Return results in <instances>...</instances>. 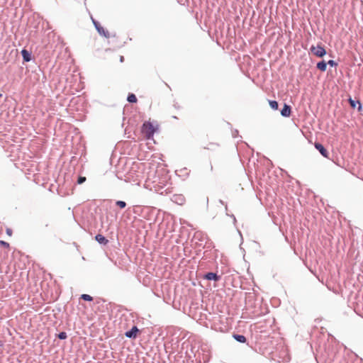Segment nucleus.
I'll use <instances>...</instances> for the list:
<instances>
[{
	"mask_svg": "<svg viewBox=\"0 0 363 363\" xmlns=\"http://www.w3.org/2000/svg\"><path fill=\"white\" fill-rule=\"evenodd\" d=\"M128 101L130 103H136L137 98L134 94H130L127 99Z\"/></svg>",
	"mask_w": 363,
	"mask_h": 363,
	"instance_id": "obj_12",
	"label": "nucleus"
},
{
	"mask_svg": "<svg viewBox=\"0 0 363 363\" xmlns=\"http://www.w3.org/2000/svg\"><path fill=\"white\" fill-rule=\"evenodd\" d=\"M315 147L320 152V153L325 158H328V152L327 150L319 143H315Z\"/></svg>",
	"mask_w": 363,
	"mask_h": 363,
	"instance_id": "obj_4",
	"label": "nucleus"
},
{
	"mask_svg": "<svg viewBox=\"0 0 363 363\" xmlns=\"http://www.w3.org/2000/svg\"><path fill=\"white\" fill-rule=\"evenodd\" d=\"M95 240L100 244L106 245L108 240L102 235L98 234L95 236Z\"/></svg>",
	"mask_w": 363,
	"mask_h": 363,
	"instance_id": "obj_7",
	"label": "nucleus"
},
{
	"mask_svg": "<svg viewBox=\"0 0 363 363\" xmlns=\"http://www.w3.org/2000/svg\"><path fill=\"white\" fill-rule=\"evenodd\" d=\"M311 51L314 55L319 57H322L326 54L325 49L320 45H318L317 46L312 45Z\"/></svg>",
	"mask_w": 363,
	"mask_h": 363,
	"instance_id": "obj_2",
	"label": "nucleus"
},
{
	"mask_svg": "<svg viewBox=\"0 0 363 363\" xmlns=\"http://www.w3.org/2000/svg\"><path fill=\"white\" fill-rule=\"evenodd\" d=\"M269 104L270 107L272 109L277 110L278 108L279 105H278L277 101H269Z\"/></svg>",
	"mask_w": 363,
	"mask_h": 363,
	"instance_id": "obj_13",
	"label": "nucleus"
},
{
	"mask_svg": "<svg viewBox=\"0 0 363 363\" xmlns=\"http://www.w3.org/2000/svg\"><path fill=\"white\" fill-rule=\"evenodd\" d=\"M233 337L238 342L245 343L247 340L246 337L242 335H234Z\"/></svg>",
	"mask_w": 363,
	"mask_h": 363,
	"instance_id": "obj_11",
	"label": "nucleus"
},
{
	"mask_svg": "<svg viewBox=\"0 0 363 363\" xmlns=\"http://www.w3.org/2000/svg\"><path fill=\"white\" fill-rule=\"evenodd\" d=\"M58 337L61 340H65L67 338V334L65 332H62L58 335Z\"/></svg>",
	"mask_w": 363,
	"mask_h": 363,
	"instance_id": "obj_18",
	"label": "nucleus"
},
{
	"mask_svg": "<svg viewBox=\"0 0 363 363\" xmlns=\"http://www.w3.org/2000/svg\"><path fill=\"white\" fill-rule=\"evenodd\" d=\"M21 55H22L23 59L25 62L30 61V60H31L30 53L28 50H26V49L22 50Z\"/></svg>",
	"mask_w": 363,
	"mask_h": 363,
	"instance_id": "obj_9",
	"label": "nucleus"
},
{
	"mask_svg": "<svg viewBox=\"0 0 363 363\" xmlns=\"http://www.w3.org/2000/svg\"><path fill=\"white\" fill-rule=\"evenodd\" d=\"M159 129V125L155 123H153L150 121H145L142 126V133L144 134L146 139L150 140L152 138L154 133Z\"/></svg>",
	"mask_w": 363,
	"mask_h": 363,
	"instance_id": "obj_1",
	"label": "nucleus"
},
{
	"mask_svg": "<svg viewBox=\"0 0 363 363\" xmlns=\"http://www.w3.org/2000/svg\"><path fill=\"white\" fill-rule=\"evenodd\" d=\"M291 112V107L287 104H284L283 108L281 111V114L284 117H289Z\"/></svg>",
	"mask_w": 363,
	"mask_h": 363,
	"instance_id": "obj_6",
	"label": "nucleus"
},
{
	"mask_svg": "<svg viewBox=\"0 0 363 363\" xmlns=\"http://www.w3.org/2000/svg\"><path fill=\"white\" fill-rule=\"evenodd\" d=\"M123 56H121V61H123Z\"/></svg>",
	"mask_w": 363,
	"mask_h": 363,
	"instance_id": "obj_22",
	"label": "nucleus"
},
{
	"mask_svg": "<svg viewBox=\"0 0 363 363\" xmlns=\"http://www.w3.org/2000/svg\"><path fill=\"white\" fill-rule=\"evenodd\" d=\"M327 65H330L331 67H335L337 65V62H335L334 60H330L328 62Z\"/></svg>",
	"mask_w": 363,
	"mask_h": 363,
	"instance_id": "obj_20",
	"label": "nucleus"
},
{
	"mask_svg": "<svg viewBox=\"0 0 363 363\" xmlns=\"http://www.w3.org/2000/svg\"><path fill=\"white\" fill-rule=\"evenodd\" d=\"M116 205L119 206L121 208H124L126 206V203L125 201H116Z\"/></svg>",
	"mask_w": 363,
	"mask_h": 363,
	"instance_id": "obj_16",
	"label": "nucleus"
},
{
	"mask_svg": "<svg viewBox=\"0 0 363 363\" xmlns=\"http://www.w3.org/2000/svg\"><path fill=\"white\" fill-rule=\"evenodd\" d=\"M204 278L207 280H214L218 281L219 280V276H218L216 273L213 272H208L205 276Z\"/></svg>",
	"mask_w": 363,
	"mask_h": 363,
	"instance_id": "obj_8",
	"label": "nucleus"
},
{
	"mask_svg": "<svg viewBox=\"0 0 363 363\" xmlns=\"http://www.w3.org/2000/svg\"><path fill=\"white\" fill-rule=\"evenodd\" d=\"M81 298L84 300V301H91L93 300V298L89 295V294H82L81 296Z\"/></svg>",
	"mask_w": 363,
	"mask_h": 363,
	"instance_id": "obj_14",
	"label": "nucleus"
},
{
	"mask_svg": "<svg viewBox=\"0 0 363 363\" xmlns=\"http://www.w3.org/2000/svg\"><path fill=\"white\" fill-rule=\"evenodd\" d=\"M6 234L9 235V236H11L12 235V233H13V231L11 228H6Z\"/></svg>",
	"mask_w": 363,
	"mask_h": 363,
	"instance_id": "obj_21",
	"label": "nucleus"
},
{
	"mask_svg": "<svg viewBox=\"0 0 363 363\" xmlns=\"http://www.w3.org/2000/svg\"><path fill=\"white\" fill-rule=\"evenodd\" d=\"M349 102H350V106H351L352 108H355V107H356V104H360L359 101H354V100H353V99H349ZM359 109L361 108V105H359Z\"/></svg>",
	"mask_w": 363,
	"mask_h": 363,
	"instance_id": "obj_15",
	"label": "nucleus"
},
{
	"mask_svg": "<svg viewBox=\"0 0 363 363\" xmlns=\"http://www.w3.org/2000/svg\"><path fill=\"white\" fill-rule=\"evenodd\" d=\"M93 23L96 28V29L97 30V31L99 32V33L102 35V36H104L105 38H108L110 37V33L108 30H105L101 25L99 22L96 21L95 20L93 19Z\"/></svg>",
	"mask_w": 363,
	"mask_h": 363,
	"instance_id": "obj_3",
	"label": "nucleus"
},
{
	"mask_svg": "<svg viewBox=\"0 0 363 363\" xmlns=\"http://www.w3.org/2000/svg\"><path fill=\"white\" fill-rule=\"evenodd\" d=\"M86 181V177H79L78 178V181H77V183L79 184H82V183H84V182Z\"/></svg>",
	"mask_w": 363,
	"mask_h": 363,
	"instance_id": "obj_19",
	"label": "nucleus"
},
{
	"mask_svg": "<svg viewBox=\"0 0 363 363\" xmlns=\"http://www.w3.org/2000/svg\"><path fill=\"white\" fill-rule=\"evenodd\" d=\"M0 245L5 248H9L10 247L9 243L4 240H0Z\"/></svg>",
	"mask_w": 363,
	"mask_h": 363,
	"instance_id": "obj_17",
	"label": "nucleus"
},
{
	"mask_svg": "<svg viewBox=\"0 0 363 363\" xmlns=\"http://www.w3.org/2000/svg\"><path fill=\"white\" fill-rule=\"evenodd\" d=\"M317 68L322 72H325L327 69V63L325 61L319 62L317 64Z\"/></svg>",
	"mask_w": 363,
	"mask_h": 363,
	"instance_id": "obj_10",
	"label": "nucleus"
},
{
	"mask_svg": "<svg viewBox=\"0 0 363 363\" xmlns=\"http://www.w3.org/2000/svg\"><path fill=\"white\" fill-rule=\"evenodd\" d=\"M138 332V328L133 326L130 330L125 332V335L129 338H135Z\"/></svg>",
	"mask_w": 363,
	"mask_h": 363,
	"instance_id": "obj_5",
	"label": "nucleus"
}]
</instances>
